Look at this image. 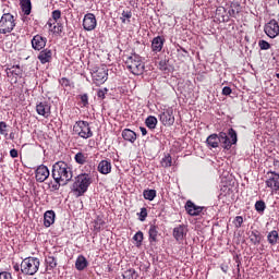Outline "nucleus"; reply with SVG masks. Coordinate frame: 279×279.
Here are the masks:
<instances>
[{"label": "nucleus", "mask_w": 279, "mask_h": 279, "mask_svg": "<svg viewBox=\"0 0 279 279\" xmlns=\"http://www.w3.org/2000/svg\"><path fill=\"white\" fill-rule=\"evenodd\" d=\"M50 175L49 168L45 165H40L35 171V178L37 182H45Z\"/></svg>", "instance_id": "14"}, {"label": "nucleus", "mask_w": 279, "mask_h": 279, "mask_svg": "<svg viewBox=\"0 0 279 279\" xmlns=\"http://www.w3.org/2000/svg\"><path fill=\"white\" fill-rule=\"evenodd\" d=\"M0 134L2 136H8V123L0 121Z\"/></svg>", "instance_id": "43"}, {"label": "nucleus", "mask_w": 279, "mask_h": 279, "mask_svg": "<svg viewBox=\"0 0 279 279\" xmlns=\"http://www.w3.org/2000/svg\"><path fill=\"white\" fill-rule=\"evenodd\" d=\"M90 184H93V177L88 173H81L75 178L72 191L77 193L78 197H82V195L88 191V186H90Z\"/></svg>", "instance_id": "2"}, {"label": "nucleus", "mask_w": 279, "mask_h": 279, "mask_svg": "<svg viewBox=\"0 0 279 279\" xmlns=\"http://www.w3.org/2000/svg\"><path fill=\"white\" fill-rule=\"evenodd\" d=\"M148 235L149 243H156L158 241V227L156 225L149 227Z\"/></svg>", "instance_id": "25"}, {"label": "nucleus", "mask_w": 279, "mask_h": 279, "mask_svg": "<svg viewBox=\"0 0 279 279\" xmlns=\"http://www.w3.org/2000/svg\"><path fill=\"white\" fill-rule=\"evenodd\" d=\"M47 46V37H43L41 35H35L32 39V47L36 51H40V49H45Z\"/></svg>", "instance_id": "15"}, {"label": "nucleus", "mask_w": 279, "mask_h": 279, "mask_svg": "<svg viewBox=\"0 0 279 279\" xmlns=\"http://www.w3.org/2000/svg\"><path fill=\"white\" fill-rule=\"evenodd\" d=\"M9 138H10L11 141H14V133H10Z\"/></svg>", "instance_id": "57"}, {"label": "nucleus", "mask_w": 279, "mask_h": 279, "mask_svg": "<svg viewBox=\"0 0 279 279\" xmlns=\"http://www.w3.org/2000/svg\"><path fill=\"white\" fill-rule=\"evenodd\" d=\"M159 121L162 125H173L175 123V117L173 116V109L168 108L159 114Z\"/></svg>", "instance_id": "10"}, {"label": "nucleus", "mask_w": 279, "mask_h": 279, "mask_svg": "<svg viewBox=\"0 0 279 279\" xmlns=\"http://www.w3.org/2000/svg\"><path fill=\"white\" fill-rule=\"evenodd\" d=\"M258 46L262 49V51H267V50L271 49V44L265 39L259 40Z\"/></svg>", "instance_id": "41"}, {"label": "nucleus", "mask_w": 279, "mask_h": 279, "mask_svg": "<svg viewBox=\"0 0 279 279\" xmlns=\"http://www.w3.org/2000/svg\"><path fill=\"white\" fill-rule=\"evenodd\" d=\"M228 136H230L229 143H230V149H231L232 145H236V141H238L236 131L234 129H232V128L229 129Z\"/></svg>", "instance_id": "35"}, {"label": "nucleus", "mask_w": 279, "mask_h": 279, "mask_svg": "<svg viewBox=\"0 0 279 279\" xmlns=\"http://www.w3.org/2000/svg\"><path fill=\"white\" fill-rule=\"evenodd\" d=\"M248 239L253 245H260V241H263V235L260 234V231L253 230L251 231Z\"/></svg>", "instance_id": "24"}, {"label": "nucleus", "mask_w": 279, "mask_h": 279, "mask_svg": "<svg viewBox=\"0 0 279 279\" xmlns=\"http://www.w3.org/2000/svg\"><path fill=\"white\" fill-rule=\"evenodd\" d=\"M123 61H124L126 69H129V71L133 75H143V73L145 71V63L143 62L141 56L132 54V56L123 59Z\"/></svg>", "instance_id": "3"}, {"label": "nucleus", "mask_w": 279, "mask_h": 279, "mask_svg": "<svg viewBox=\"0 0 279 279\" xmlns=\"http://www.w3.org/2000/svg\"><path fill=\"white\" fill-rule=\"evenodd\" d=\"M51 177L54 183L50 184L51 191H60V186H66V183L73 180V168L64 161H57L52 166Z\"/></svg>", "instance_id": "1"}, {"label": "nucleus", "mask_w": 279, "mask_h": 279, "mask_svg": "<svg viewBox=\"0 0 279 279\" xmlns=\"http://www.w3.org/2000/svg\"><path fill=\"white\" fill-rule=\"evenodd\" d=\"M36 112L37 114H40V117H45L47 119V117L51 114V107L47 102H39L36 106Z\"/></svg>", "instance_id": "16"}, {"label": "nucleus", "mask_w": 279, "mask_h": 279, "mask_svg": "<svg viewBox=\"0 0 279 279\" xmlns=\"http://www.w3.org/2000/svg\"><path fill=\"white\" fill-rule=\"evenodd\" d=\"M241 12V5L239 3H234L231 5V9H229V16H232L233 19H236V14Z\"/></svg>", "instance_id": "37"}, {"label": "nucleus", "mask_w": 279, "mask_h": 279, "mask_svg": "<svg viewBox=\"0 0 279 279\" xmlns=\"http://www.w3.org/2000/svg\"><path fill=\"white\" fill-rule=\"evenodd\" d=\"M98 171L102 175H108V173H110L112 171V163L108 160H101L98 163Z\"/></svg>", "instance_id": "20"}, {"label": "nucleus", "mask_w": 279, "mask_h": 279, "mask_svg": "<svg viewBox=\"0 0 279 279\" xmlns=\"http://www.w3.org/2000/svg\"><path fill=\"white\" fill-rule=\"evenodd\" d=\"M108 93V88H102L97 90V97L99 99H106V94Z\"/></svg>", "instance_id": "48"}, {"label": "nucleus", "mask_w": 279, "mask_h": 279, "mask_svg": "<svg viewBox=\"0 0 279 279\" xmlns=\"http://www.w3.org/2000/svg\"><path fill=\"white\" fill-rule=\"evenodd\" d=\"M143 196L144 199H148V202H154V199H156V190H144Z\"/></svg>", "instance_id": "36"}, {"label": "nucleus", "mask_w": 279, "mask_h": 279, "mask_svg": "<svg viewBox=\"0 0 279 279\" xmlns=\"http://www.w3.org/2000/svg\"><path fill=\"white\" fill-rule=\"evenodd\" d=\"M90 75L96 86L106 84V82H108V68L106 65L94 66L90 70Z\"/></svg>", "instance_id": "7"}, {"label": "nucleus", "mask_w": 279, "mask_h": 279, "mask_svg": "<svg viewBox=\"0 0 279 279\" xmlns=\"http://www.w3.org/2000/svg\"><path fill=\"white\" fill-rule=\"evenodd\" d=\"M184 236H186V227H184V225H180L173 229V238L175 241H184Z\"/></svg>", "instance_id": "19"}, {"label": "nucleus", "mask_w": 279, "mask_h": 279, "mask_svg": "<svg viewBox=\"0 0 279 279\" xmlns=\"http://www.w3.org/2000/svg\"><path fill=\"white\" fill-rule=\"evenodd\" d=\"M56 267H58V260L56 259V257L53 256L46 257V269L51 270V269H56Z\"/></svg>", "instance_id": "31"}, {"label": "nucleus", "mask_w": 279, "mask_h": 279, "mask_svg": "<svg viewBox=\"0 0 279 279\" xmlns=\"http://www.w3.org/2000/svg\"><path fill=\"white\" fill-rule=\"evenodd\" d=\"M222 95H225L226 97H228V95H232V88H230L229 86H225L222 88Z\"/></svg>", "instance_id": "52"}, {"label": "nucleus", "mask_w": 279, "mask_h": 279, "mask_svg": "<svg viewBox=\"0 0 279 279\" xmlns=\"http://www.w3.org/2000/svg\"><path fill=\"white\" fill-rule=\"evenodd\" d=\"M7 75L10 77V75H14L15 77H21L23 75V70L21 69V65H13L12 68L7 69Z\"/></svg>", "instance_id": "27"}, {"label": "nucleus", "mask_w": 279, "mask_h": 279, "mask_svg": "<svg viewBox=\"0 0 279 279\" xmlns=\"http://www.w3.org/2000/svg\"><path fill=\"white\" fill-rule=\"evenodd\" d=\"M133 241H136L137 245H141L143 243V232L137 231L133 236Z\"/></svg>", "instance_id": "46"}, {"label": "nucleus", "mask_w": 279, "mask_h": 279, "mask_svg": "<svg viewBox=\"0 0 279 279\" xmlns=\"http://www.w3.org/2000/svg\"><path fill=\"white\" fill-rule=\"evenodd\" d=\"M81 99V102L84 107H86L88 105V94H83L78 96Z\"/></svg>", "instance_id": "49"}, {"label": "nucleus", "mask_w": 279, "mask_h": 279, "mask_svg": "<svg viewBox=\"0 0 279 279\" xmlns=\"http://www.w3.org/2000/svg\"><path fill=\"white\" fill-rule=\"evenodd\" d=\"M265 34L268 38H276L279 35V24L276 20H270L264 27Z\"/></svg>", "instance_id": "9"}, {"label": "nucleus", "mask_w": 279, "mask_h": 279, "mask_svg": "<svg viewBox=\"0 0 279 279\" xmlns=\"http://www.w3.org/2000/svg\"><path fill=\"white\" fill-rule=\"evenodd\" d=\"M221 269L225 274H228V269H226L225 267H221Z\"/></svg>", "instance_id": "58"}, {"label": "nucleus", "mask_w": 279, "mask_h": 279, "mask_svg": "<svg viewBox=\"0 0 279 279\" xmlns=\"http://www.w3.org/2000/svg\"><path fill=\"white\" fill-rule=\"evenodd\" d=\"M61 17H62V11L60 10L52 11V21H54V23H58V21H60Z\"/></svg>", "instance_id": "45"}, {"label": "nucleus", "mask_w": 279, "mask_h": 279, "mask_svg": "<svg viewBox=\"0 0 279 279\" xmlns=\"http://www.w3.org/2000/svg\"><path fill=\"white\" fill-rule=\"evenodd\" d=\"M130 19H132V11H122L120 21H122V23H130Z\"/></svg>", "instance_id": "39"}, {"label": "nucleus", "mask_w": 279, "mask_h": 279, "mask_svg": "<svg viewBox=\"0 0 279 279\" xmlns=\"http://www.w3.org/2000/svg\"><path fill=\"white\" fill-rule=\"evenodd\" d=\"M160 163H161V167H163L165 169L171 167V165H172L171 155H166V156L161 159Z\"/></svg>", "instance_id": "38"}, {"label": "nucleus", "mask_w": 279, "mask_h": 279, "mask_svg": "<svg viewBox=\"0 0 279 279\" xmlns=\"http://www.w3.org/2000/svg\"><path fill=\"white\" fill-rule=\"evenodd\" d=\"M20 5L26 16L32 14V0H20Z\"/></svg>", "instance_id": "26"}, {"label": "nucleus", "mask_w": 279, "mask_h": 279, "mask_svg": "<svg viewBox=\"0 0 279 279\" xmlns=\"http://www.w3.org/2000/svg\"><path fill=\"white\" fill-rule=\"evenodd\" d=\"M124 279H138V272L134 268H129L123 272Z\"/></svg>", "instance_id": "33"}, {"label": "nucleus", "mask_w": 279, "mask_h": 279, "mask_svg": "<svg viewBox=\"0 0 279 279\" xmlns=\"http://www.w3.org/2000/svg\"><path fill=\"white\" fill-rule=\"evenodd\" d=\"M75 162L77 165H86V161L88 160V155L84 153H77L74 157Z\"/></svg>", "instance_id": "34"}, {"label": "nucleus", "mask_w": 279, "mask_h": 279, "mask_svg": "<svg viewBox=\"0 0 279 279\" xmlns=\"http://www.w3.org/2000/svg\"><path fill=\"white\" fill-rule=\"evenodd\" d=\"M10 156H11V158H19V150H16V149H11L10 150Z\"/></svg>", "instance_id": "53"}, {"label": "nucleus", "mask_w": 279, "mask_h": 279, "mask_svg": "<svg viewBox=\"0 0 279 279\" xmlns=\"http://www.w3.org/2000/svg\"><path fill=\"white\" fill-rule=\"evenodd\" d=\"M40 269V259L38 257H26L21 263V271L24 276H36Z\"/></svg>", "instance_id": "4"}, {"label": "nucleus", "mask_w": 279, "mask_h": 279, "mask_svg": "<svg viewBox=\"0 0 279 279\" xmlns=\"http://www.w3.org/2000/svg\"><path fill=\"white\" fill-rule=\"evenodd\" d=\"M145 125L149 130H156V125H158V119L156 117H154V116H149L145 120Z\"/></svg>", "instance_id": "29"}, {"label": "nucleus", "mask_w": 279, "mask_h": 279, "mask_svg": "<svg viewBox=\"0 0 279 279\" xmlns=\"http://www.w3.org/2000/svg\"><path fill=\"white\" fill-rule=\"evenodd\" d=\"M140 130L142 132V136H147V129H145L144 126H141Z\"/></svg>", "instance_id": "55"}, {"label": "nucleus", "mask_w": 279, "mask_h": 279, "mask_svg": "<svg viewBox=\"0 0 279 279\" xmlns=\"http://www.w3.org/2000/svg\"><path fill=\"white\" fill-rule=\"evenodd\" d=\"M59 83L61 84V86H64L65 88H66L68 86H71V81H69V78H66V77H62V78L59 81Z\"/></svg>", "instance_id": "50"}, {"label": "nucleus", "mask_w": 279, "mask_h": 279, "mask_svg": "<svg viewBox=\"0 0 279 279\" xmlns=\"http://www.w3.org/2000/svg\"><path fill=\"white\" fill-rule=\"evenodd\" d=\"M185 210L190 217H199L204 211V207L195 205L193 201H187L185 203Z\"/></svg>", "instance_id": "13"}, {"label": "nucleus", "mask_w": 279, "mask_h": 279, "mask_svg": "<svg viewBox=\"0 0 279 279\" xmlns=\"http://www.w3.org/2000/svg\"><path fill=\"white\" fill-rule=\"evenodd\" d=\"M47 25H48L49 32H51V29H53V25H56V21L50 20V21L47 22Z\"/></svg>", "instance_id": "54"}, {"label": "nucleus", "mask_w": 279, "mask_h": 279, "mask_svg": "<svg viewBox=\"0 0 279 279\" xmlns=\"http://www.w3.org/2000/svg\"><path fill=\"white\" fill-rule=\"evenodd\" d=\"M276 78L279 80V73H276Z\"/></svg>", "instance_id": "59"}, {"label": "nucleus", "mask_w": 279, "mask_h": 279, "mask_svg": "<svg viewBox=\"0 0 279 279\" xmlns=\"http://www.w3.org/2000/svg\"><path fill=\"white\" fill-rule=\"evenodd\" d=\"M16 27L14 15L11 13H4L0 20V34H10Z\"/></svg>", "instance_id": "8"}, {"label": "nucleus", "mask_w": 279, "mask_h": 279, "mask_svg": "<svg viewBox=\"0 0 279 279\" xmlns=\"http://www.w3.org/2000/svg\"><path fill=\"white\" fill-rule=\"evenodd\" d=\"M62 29H64V26L61 23H57V25H53L51 33L52 34H62Z\"/></svg>", "instance_id": "42"}, {"label": "nucleus", "mask_w": 279, "mask_h": 279, "mask_svg": "<svg viewBox=\"0 0 279 279\" xmlns=\"http://www.w3.org/2000/svg\"><path fill=\"white\" fill-rule=\"evenodd\" d=\"M265 208H267V205H265V201H257L255 203V210L257 213H265Z\"/></svg>", "instance_id": "40"}, {"label": "nucleus", "mask_w": 279, "mask_h": 279, "mask_svg": "<svg viewBox=\"0 0 279 279\" xmlns=\"http://www.w3.org/2000/svg\"><path fill=\"white\" fill-rule=\"evenodd\" d=\"M140 221H145L147 219V208H141V211L137 213Z\"/></svg>", "instance_id": "44"}, {"label": "nucleus", "mask_w": 279, "mask_h": 279, "mask_svg": "<svg viewBox=\"0 0 279 279\" xmlns=\"http://www.w3.org/2000/svg\"><path fill=\"white\" fill-rule=\"evenodd\" d=\"M235 228H241L243 226V216H236L233 220Z\"/></svg>", "instance_id": "47"}, {"label": "nucleus", "mask_w": 279, "mask_h": 279, "mask_svg": "<svg viewBox=\"0 0 279 279\" xmlns=\"http://www.w3.org/2000/svg\"><path fill=\"white\" fill-rule=\"evenodd\" d=\"M267 241L270 245H276L279 241V234L278 231L272 230L267 235Z\"/></svg>", "instance_id": "30"}, {"label": "nucleus", "mask_w": 279, "mask_h": 279, "mask_svg": "<svg viewBox=\"0 0 279 279\" xmlns=\"http://www.w3.org/2000/svg\"><path fill=\"white\" fill-rule=\"evenodd\" d=\"M95 27H97V17H95V14H85L83 19V28L85 29V32H93Z\"/></svg>", "instance_id": "11"}, {"label": "nucleus", "mask_w": 279, "mask_h": 279, "mask_svg": "<svg viewBox=\"0 0 279 279\" xmlns=\"http://www.w3.org/2000/svg\"><path fill=\"white\" fill-rule=\"evenodd\" d=\"M136 132L130 130V129H124L122 131V138L124 141H128L129 143H136Z\"/></svg>", "instance_id": "22"}, {"label": "nucleus", "mask_w": 279, "mask_h": 279, "mask_svg": "<svg viewBox=\"0 0 279 279\" xmlns=\"http://www.w3.org/2000/svg\"><path fill=\"white\" fill-rule=\"evenodd\" d=\"M13 269H14V271H21V266H19V264H15L13 266Z\"/></svg>", "instance_id": "56"}, {"label": "nucleus", "mask_w": 279, "mask_h": 279, "mask_svg": "<svg viewBox=\"0 0 279 279\" xmlns=\"http://www.w3.org/2000/svg\"><path fill=\"white\" fill-rule=\"evenodd\" d=\"M52 52L50 49H44L38 54V60L41 64H47V62H51Z\"/></svg>", "instance_id": "21"}, {"label": "nucleus", "mask_w": 279, "mask_h": 279, "mask_svg": "<svg viewBox=\"0 0 279 279\" xmlns=\"http://www.w3.org/2000/svg\"><path fill=\"white\" fill-rule=\"evenodd\" d=\"M73 134L80 136V138H93V130L90 129V123L84 120L76 121L73 125Z\"/></svg>", "instance_id": "6"}, {"label": "nucleus", "mask_w": 279, "mask_h": 279, "mask_svg": "<svg viewBox=\"0 0 279 279\" xmlns=\"http://www.w3.org/2000/svg\"><path fill=\"white\" fill-rule=\"evenodd\" d=\"M162 47H165V37L157 36L151 41V49L155 53H160L162 51Z\"/></svg>", "instance_id": "17"}, {"label": "nucleus", "mask_w": 279, "mask_h": 279, "mask_svg": "<svg viewBox=\"0 0 279 279\" xmlns=\"http://www.w3.org/2000/svg\"><path fill=\"white\" fill-rule=\"evenodd\" d=\"M219 143L222 144L223 149H230V137H228V134L226 132H220L219 134L214 133L209 135L206 140V144L208 147H213L214 149H217L219 147Z\"/></svg>", "instance_id": "5"}, {"label": "nucleus", "mask_w": 279, "mask_h": 279, "mask_svg": "<svg viewBox=\"0 0 279 279\" xmlns=\"http://www.w3.org/2000/svg\"><path fill=\"white\" fill-rule=\"evenodd\" d=\"M158 69L159 71H162V73H171L172 70L171 64H169V60L167 59L159 61Z\"/></svg>", "instance_id": "28"}, {"label": "nucleus", "mask_w": 279, "mask_h": 279, "mask_svg": "<svg viewBox=\"0 0 279 279\" xmlns=\"http://www.w3.org/2000/svg\"><path fill=\"white\" fill-rule=\"evenodd\" d=\"M93 223L95 232H101V229L104 228V226H106V221H104L102 218L99 216L94 220Z\"/></svg>", "instance_id": "32"}, {"label": "nucleus", "mask_w": 279, "mask_h": 279, "mask_svg": "<svg viewBox=\"0 0 279 279\" xmlns=\"http://www.w3.org/2000/svg\"><path fill=\"white\" fill-rule=\"evenodd\" d=\"M0 279H13L12 274H10L8 271H2V272H0Z\"/></svg>", "instance_id": "51"}, {"label": "nucleus", "mask_w": 279, "mask_h": 279, "mask_svg": "<svg viewBox=\"0 0 279 279\" xmlns=\"http://www.w3.org/2000/svg\"><path fill=\"white\" fill-rule=\"evenodd\" d=\"M266 186L272 191H278L279 189V174L274 171L267 172Z\"/></svg>", "instance_id": "12"}, {"label": "nucleus", "mask_w": 279, "mask_h": 279, "mask_svg": "<svg viewBox=\"0 0 279 279\" xmlns=\"http://www.w3.org/2000/svg\"><path fill=\"white\" fill-rule=\"evenodd\" d=\"M77 271H84L88 267V259L84 255H78L75 262Z\"/></svg>", "instance_id": "23"}, {"label": "nucleus", "mask_w": 279, "mask_h": 279, "mask_svg": "<svg viewBox=\"0 0 279 279\" xmlns=\"http://www.w3.org/2000/svg\"><path fill=\"white\" fill-rule=\"evenodd\" d=\"M56 223V211L47 210L44 214V226L45 228H51Z\"/></svg>", "instance_id": "18"}]
</instances>
